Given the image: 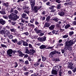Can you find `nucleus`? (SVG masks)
<instances>
[{
  "label": "nucleus",
  "instance_id": "f257e3e1",
  "mask_svg": "<svg viewBox=\"0 0 76 76\" xmlns=\"http://www.w3.org/2000/svg\"><path fill=\"white\" fill-rule=\"evenodd\" d=\"M10 31L8 30H1L0 31V34L2 35H4V37H6L7 36L9 39H13V36L12 35H10Z\"/></svg>",
  "mask_w": 76,
  "mask_h": 76
},
{
  "label": "nucleus",
  "instance_id": "f03ea898",
  "mask_svg": "<svg viewBox=\"0 0 76 76\" xmlns=\"http://www.w3.org/2000/svg\"><path fill=\"white\" fill-rule=\"evenodd\" d=\"M75 42H74V41L72 40L67 41L65 42V47L66 48H67L69 51H71L72 49V47H71V45H73V44H74Z\"/></svg>",
  "mask_w": 76,
  "mask_h": 76
},
{
  "label": "nucleus",
  "instance_id": "7ed1b4c3",
  "mask_svg": "<svg viewBox=\"0 0 76 76\" xmlns=\"http://www.w3.org/2000/svg\"><path fill=\"white\" fill-rule=\"evenodd\" d=\"M9 19H12L14 20H17L19 18V16H18V15L14 14V13H12L10 14V15L8 16Z\"/></svg>",
  "mask_w": 76,
  "mask_h": 76
},
{
  "label": "nucleus",
  "instance_id": "20e7f679",
  "mask_svg": "<svg viewBox=\"0 0 76 76\" xmlns=\"http://www.w3.org/2000/svg\"><path fill=\"white\" fill-rule=\"evenodd\" d=\"M69 64L68 65V67L70 69H73L75 67V66L73 65V64L72 63V62L69 61Z\"/></svg>",
  "mask_w": 76,
  "mask_h": 76
},
{
  "label": "nucleus",
  "instance_id": "39448f33",
  "mask_svg": "<svg viewBox=\"0 0 76 76\" xmlns=\"http://www.w3.org/2000/svg\"><path fill=\"white\" fill-rule=\"evenodd\" d=\"M7 55L10 57H12V49H9L7 51Z\"/></svg>",
  "mask_w": 76,
  "mask_h": 76
},
{
  "label": "nucleus",
  "instance_id": "423d86ee",
  "mask_svg": "<svg viewBox=\"0 0 76 76\" xmlns=\"http://www.w3.org/2000/svg\"><path fill=\"white\" fill-rule=\"evenodd\" d=\"M30 4L31 6V8H34V6L35 4V1L31 0V1H30Z\"/></svg>",
  "mask_w": 76,
  "mask_h": 76
},
{
  "label": "nucleus",
  "instance_id": "0eeeda50",
  "mask_svg": "<svg viewBox=\"0 0 76 76\" xmlns=\"http://www.w3.org/2000/svg\"><path fill=\"white\" fill-rule=\"evenodd\" d=\"M31 8V9L33 10H34V12H35V13H37L38 12V6H35L34 7V8Z\"/></svg>",
  "mask_w": 76,
  "mask_h": 76
},
{
  "label": "nucleus",
  "instance_id": "6e6552de",
  "mask_svg": "<svg viewBox=\"0 0 76 76\" xmlns=\"http://www.w3.org/2000/svg\"><path fill=\"white\" fill-rule=\"evenodd\" d=\"M22 17L23 18H25V19H28V17H27L26 13H23L22 14Z\"/></svg>",
  "mask_w": 76,
  "mask_h": 76
},
{
  "label": "nucleus",
  "instance_id": "1a4fd4ad",
  "mask_svg": "<svg viewBox=\"0 0 76 76\" xmlns=\"http://www.w3.org/2000/svg\"><path fill=\"white\" fill-rule=\"evenodd\" d=\"M17 52L19 54V56L20 57H23V56H25V54L22 53V52H21V51H20L19 50H18Z\"/></svg>",
  "mask_w": 76,
  "mask_h": 76
},
{
  "label": "nucleus",
  "instance_id": "9d476101",
  "mask_svg": "<svg viewBox=\"0 0 76 76\" xmlns=\"http://www.w3.org/2000/svg\"><path fill=\"white\" fill-rule=\"evenodd\" d=\"M3 6H4L8 8L10 7L9 5V3L8 2H7L6 3H4L3 4Z\"/></svg>",
  "mask_w": 76,
  "mask_h": 76
},
{
  "label": "nucleus",
  "instance_id": "9b49d317",
  "mask_svg": "<svg viewBox=\"0 0 76 76\" xmlns=\"http://www.w3.org/2000/svg\"><path fill=\"white\" fill-rule=\"evenodd\" d=\"M34 30L36 34H39V33H41L42 32V31L37 29V28L34 29Z\"/></svg>",
  "mask_w": 76,
  "mask_h": 76
},
{
  "label": "nucleus",
  "instance_id": "f8f14e48",
  "mask_svg": "<svg viewBox=\"0 0 76 76\" xmlns=\"http://www.w3.org/2000/svg\"><path fill=\"white\" fill-rule=\"evenodd\" d=\"M6 23V21L2 19H0V23L2 25H4Z\"/></svg>",
  "mask_w": 76,
  "mask_h": 76
},
{
  "label": "nucleus",
  "instance_id": "ddd939ff",
  "mask_svg": "<svg viewBox=\"0 0 76 76\" xmlns=\"http://www.w3.org/2000/svg\"><path fill=\"white\" fill-rule=\"evenodd\" d=\"M0 13L1 15H5L6 14L5 9L4 8H3L1 9V11H0Z\"/></svg>",
  "mask_w": 76,
  "mask_h": 76
},
{
  "label": "nucleus",
  "instance_id": "4468645a",
  "mask_svg": "<svg viewBox=\"0 0 76 76\" xmlns=\"http://www.w3.org/2000/svg\"><path fill=\"white\" fill-rule=\"evenodd\" d=\"M22 42L23 43V46H25V47H27L28 46V44L26 42H25L23 40H22Z\"/></svg>",
  "mask_w": 76,
  "mask_h": 76
},
{
  "label": "nucleus",
  "instance_id": "2eb2a0df",
  "mask_svg": "<svg viewBox=\"0 0 76 76\" xmlns=\"http://www.w3.org/2000/svg\"><path fill=\"white\" fill-rule=\"evenodd\" d=\"M51 74L52 75H57V71L53 69L51 71Z\"/></svg>",
  "mask_w": 76,
  "mask_h": 76
},
{
  "label": "nucleus",
  "instance_id": "dca6fc26",
  "mask_svg": "<svg viewBox=\"0 0 76 76\" xmlns=\"http://www.w3.org/2000/svg\"><path fill=\"white\" fill-rule=\"evenodd\" d=\"M55 54V53L54 51L50 52L49 56V57H50V58H52V57H53V56Z\"/></svg>",
  "mask_w": 76,
  "mask_h": 76
},
{
  "label": "nucleus",
  "instance_id": "f3484780",
  "mask_svg": "<svg viewBox=\"0 0 76 76\" xmlns=\"http://www.w3.org/2000/svg\"><path fill=\"white\" fill-rule=\"evenodd\" d=\"M54 28H55V25H53L50 26L49 28L50 31H52V30H53L54 29Z\"/></svg>",
  "mask_w": 76,
  "mask_h": 76
},
{
  "label": "nucleus",
  "instance_id": "a211bd4d",
  "mask_svg": "<svg viewBox=\"0 0 76 76\" xmlns=\"http://www.w3.org/2000/svg\"><path fill=\"white\" fill-rule=\"evenodd\" d=\"M30 52V54H31V55H33L35 53V51L34 49H31L29 50Z\"/></svg>",
  "mask_w": 76,
  "mask_h": 76
},
{
  "label": "nucleus",
  "instance_id": "6ab92c4d",
  "mask_svg": "<svg viewBox=\"0 0 76 76\" xmlns=\"http://www.w3.org/2000/svg\"><path fill=\"white\" fill-rule=\"evenodd\" d=\"M53 69L57 72V71H58V70H59V68H58V66H54Z\"/></svg>",
  "mask_w": 76,
  "mask_h": 76
},
{
  "label": "nucleus",
  "instance_id": "aec40b11",
  "mask_svg": "<svg viewBox=\"0 0 76 76\" xmlns=\"http://www.w3.org/2000/svg\"><path fill=\"white\" fill-rule=\"evenodd\" d=\"M47 48V46L45 45H42L39 47V48L40 49H44V48Z\"/></svg>",
  "mask_w": 76,
  "mask_h": 76
},
{
  "label": "nucleus",
  "instance_id": "412c9836",
  "mask_svg": "<svg viewBox=\"0 0 76 76\" xmlns=\"http://www.w3.org/2000/svg\"><path fill=\"white\" fill-rule=\"evenodd\" d=\"M25 49L26 50V54H30V51L28 49L26 48Z\"/></svg>",
  "mask_w": 76,
  "mask_h": 76
},
{
  "label": "nucleus",
  "instance_id": "4be33fe9",
  "mask_svg": "<svg viewBox=\"0 0 76 76\" xmlns=\"http://www.w3.org/2000/svg\"><path fill=\"white\" fill-rule=\"evenodd\" d=\"M50 26V25L49 23H45V25H44V27H46V28H48V27H49V26Z\"/></svg>",
  "mask_w": 76,
  "mask_h": 76
},
{
  "label": "nucleus",
  "instance_id": "5701e85b",
  "mask_svg": "<svg viewBox=\"0 0 76 76\" xmlns=\"http://www.w3.org/2000/svg\"><path fill=\"white\" fill-rule=\"evenodd\" d=\"M53 20L55 21L56 22H58L59 20V19L58 18H55L53 19Z\"/></svg>",
  "mask_w": 76,
  "mask_h": 76
},
{
  "label": "nucleus",
  "instance_id": "b1692460",
  "mask_svg": "<svg viewBox=\"0 0 76 76\" xmlns=\"http://www.w3.org/2000/svg\"><path fill=\"white\" fill-rule=\"evenodd\" d=\"M37 39L41 42H44L43 39H42V38H41L40 37H38L37 38Z\"/></svg>",
  "mask_w": 76,
  "mask_h": 76
},
{
  "label": "nucleus",
  "instance_id": "393cba45",
  "mask_svg": "<svg viewBox=\"0 0 76 76\" xmlns=\"http://www.w3.org/2000/svg\"><path fill=\"white\" fill-rule=\"evenodd\" d=\"M10 29L11 32H16V29L15 28H11Z\"/></svg>",
  "mask_w": 76,
  "mask_h": 76
},
{
  "label": "nucleus",
  "instance_id": "a878e982",
  "mask_svg": "<svg viewBox=\"0 0 76 76\" xmlns=\"http://www.w3.org/2000/svg\"><path fill=\"white\" fill-rule=\"evenodd\" d=\"M69 27H70V25L69 24H67L66 25L65 27H64V28L65 29H68V28H69Z\"/></svg>",
  "mask_w": 76,
  "mask_h": 76
},
{
  "label": "nucleus",
  "instance_id": "bb28decb",
  "mask_svg": "<svg viewBox=\"0 0 76 76\" xmlns=\"http://www.w3.org/2000/svg\"><path fill=\"white\" fill-rule=\"evenodd\" d=\"M61 16H63L64 15V12H61L59 13V14Z\"/></svg>",
  "mask_w": 76,
  "mask_h": 76
},
{
  "label": "nucleus",
  "instance_id": "cd10ccee",
  "mask_svg": "<svg viewBox=\"0 0 76 76\" xmlns=\"http://www.w3.org/2000/svg\"><path fill=\"white\" fill-rule=\"evenodd\" d=\"M50 16H48L47 18H46V20L47 22H48L49 21H50Z\"/></svg>",
  "mask_w": 76,
  "mask_h": 76
},
{
  "label": "nucleus",
  "instance_id": "c85d7f7f",
  "mask_svg": "<svg viewBox=\"0 0 76 76\" xmlns=\"http://www.w3.org/2000/svg\"><path fill=\"white\" fill-rule=\"evenodd\" d=\"M22 43V41H18L17 42V44L18 45H21Z\"/></svg>",
  "mask_w": 76,
  "mask_h": 76
},
{
  "label": "nucleus",
  "instance_id": "c756f323",
  "mask_svg": "<svg viewBox=\"0 0 76 76\" xmlns=\"http://www.w3.org/2000/svg\"><path fill=\"white\" fill-rule=\"evenodd\" d=\"M35 24L36 25H37V26H38V27L40 26V25H39V23L38 22V21L36 20L35 22Z\"/></svg>",
  "mask_w": 76,
  "mask_h": 76
},
{
  "label": "nucleus",
  "instance_id": "7c9ffc66",
  "mask_svg": "<svg viewBox=\"0 0 76 76\" xmlns=\"http://www.w3.org/2000/svg\"><path fill=\"white\" fill-rule=\"evenodd\" d=\"M28 8H29L28 6L25 5L23 6V9H26V10H27V9H28Z\"/></svg>",
  "mask_w": 76,
  "mask_h": 76
},
{
  "label": "nucleus",
  "instance_id": "2f4dec72",
  "mask_svg": "<svg viewBox=\"0 0 76 76\" xmlns=\"http://www.w3.org/2000/svg\"><path fill=\"white\" fill-rule=\"evenodd\" d=\"M61 4H58L56 7L57 9H61Z\"/></svg>",
  "mask_w": 76,
  "mask_h": 76
},
{
  "label": "nucleus",
  "instance_id": "473e14b6",
  "mask_svg": "<svg viewBox=\"0 0 76 76\" xmlns=\"http://www.w3.org/2000/svg\"><path fill=\"white\" fill-rule=\"evenodd\" d=\"M55 7V6H51L50 7H49V9L50 10H53L54 9V8Z\"/></svg>",
  "mask_w": 76,
  "mask_h": 76
},
{
  "label": "nucleus",
  "instance_id": "72a5a7b5",
  "mask_svg": "<svg viewBox=\"0 0 76 76\" xmlns=\"http://www.w3.org/2000/svg\"><path fill=\"white\" fill-rule=\"evenodd\" d=\"M1 47H2V48H7V46H6V45H4V44H1Z\"/></svg>",
  "mask_w": 76,
  "mask_h": 76
},
{
  "label": "nucleus",
  "instance_id": "f704fd0d",
  "mask_svg": "<svg viewBox=\"0 0 76 76\" xmlns=\"http://www.w3.org/2000/svg\"><path fill=\"white\" fill-rule=\"evenodd\" d=\"M54 52L55 53V54H56V53H57V54H58V55L60 54H61V53H60V52H58V51H57L56 50L54 51Z\"/></svg>",
  "mask_w": 76,
  "mask_h": 76
},
{
  "label": "nucleus",
  "instance_id": "c9c22d12",
  "mask_svg": "<svg viewBox=\"0 0 76 76\" xmlns=\"http://www.w3.org/2000/svg\"><path fill=\"white\" fill-rule=\"evenodd\" d=\"M74 34V32H73V31H70L69 32V36H71L72 35H73V34Z\"/></svg>",
  "mask_w": 76,
  "mask_h": 76
},
{
  "label": "nucleus",
  "instance_id": "e433bc0d",
  "mask_svg": "<svg viewBox=\"0 0 76 76\" xmlns=\"http://www.w3.org/2000/svg\"><path fill=\"white\" fill-rule=\"evenodd\" d=\"M56 3H58V4L61 3V1L60 0H55Z\"/></svg>",
  "mask_w": 76,
  "mask_h": 76
},
{
  "label": "nucleus",
  "instance_id": "4c0bfd02",
  "mask_svg": "<svg viewBox=\"0 0 76 76\" xmlns=\"http://www.w3.org/2000/svg\"><path fill=\"white\" fill-rule=\"evenodd\" d=\"M18 25H20V26H21V27H23V26L24 25V24L22 23H18Z\"/></svg>",
  "mask_w": 76,
  "mask_h": 76
},
{
  "label": "nucleus",
  "instance_id": "58836bf2",
  "mask_svg": "<svg viewBox=\"0 0 76 76\" xmlns=\"http://www.w3.org/2000/svg\"><path fill=\"white\" fill-rule=\"evenodd\" d=\"M12 41L14 43H16V42L17 43V39H12Z\"/></svg>",
  "mask_w": 76,
  "mask_h": 76
},
{
  "label": "nucleus",
  "instance_id": "ea45409f",
  "mask_svg": "<svg viewBox=\"0 0 76 76\" xmlns=\"http://www.w3.org/2000/svg\"><path fill=\"white\" fill-rule=\"evenodd\" d=\"M42 38L43 42L46 41V38H47V37H45V36H44Z\"/></svg>",
  "mask_w": 76,
  "mask_h": 76
},
{
  "label": "nucleus",
  "instance_id": "a19ab883",
  "mask_svg": "<svg viewBox=\"0 0 76 76\" xmlns=\"http://www.w3.org/2000/svg\"><path fill=\"white\" fill-rule=\"evenodd\" d=\"M68 34H66L65 35H64V36H63V38H66L68 37Z\"/></svg>",
  "mask_w": 76,
  "mask_h": 76
},
{
  "label": "nucleus",
  "instance_id": "79ce46f5",
  "mask_svg": "<svg viewBox=\"0 0 76 76\" xmlns=\"http://www.w3.org/2000/svg\"><path fill=\"white\" fill-rule=\"evenodd\" d=\"M22 35H25V34L26 35V36H28V35H29V33H28V32H25L24 33H23Z\"/></svg>",
  "mask_w": 76,
  "mask_h": 76
},
{
  "label": "nucleus",
  "instance_id": "37998d69",
  "mask_svg": "<svg viewBox=\"0 0 76 76\" xmlns=\"http://www.w3.org/2000/svg\"><path fill=\"white\" fill-rule=\"evenodd\" d=\"M28 46V47L29 48H32V49H33V48H34V47H32V45H31V44H29Z\"/></svg>",
  "mask_w": 76,
  "mask_h": 76
},
{
  "label": "nucleus",
  "instance_id": "c03bdc74",
  "mask_svg": "<svg viewBox=\"0 0 76 76\" xmlns=\"http://www.w3.org/2000/svg\"><path fill=\"white\" fill-rule=\"evenodd\" d=\"M29 73L28 72H26L24 73V74L25 76H28Z\"/></svg>",
  "mask_w": 76,
  "mask_h": 76
},
{
  "label": "nucleus",
  "instance_id": "a18cd8bd",
  "mask_svg": "<svg viewBox=\"0 0 76 76\" xmlns=\"http://www.w3.org/2000/svg\"><path fill=\"white\" fill-rule=\"evenodd\" d=\"M42 60L43 61H45V60H46V59H47L46 58L44 57H42Z\"/></svg>",
  "mask_w": 76,
  "mask_h": 76
},
{
  "label": "nucleus",
  "instance_id": "49530a36",
  "mask_svg": "<svg viewBox=\"0 0 76 76\" xmlns=\"http://www.w3.org/2000/svg\"><path fill=\"white\" fill-rule=\"evenodd\" d=\"M18 63H17V62H15L14 67H15V68L17 67H18Z\"/></svg>",
  "mask_w": 76,
  "mask_h": 76
},
{
  "label": "nucleus",
  "instance_id": "de8ad7c7",
  "mask_svg": "<svg viewBox=\"0 0 76 76\" xmlns=\"http://www.w3.org/2000/svg\"><path fill=\"white\" fill-rule=\"evenodd\" d=\"M68 73L69 74V75H72V71H71L70 70L68 72Z\"/></svg>",
  "mask_w": 76,
  "mask_h": 76
},
{
  "label": "nucleus",
  "instance_id": "09e8293b",
  "mask_svg": "<svg viewBox=\"0 0 76 76\" xmlns=\"http://www.w3.org/2000/svg\"><path fill=\"white\" fill-rule=\"evenodd\" d=\"M14 13L15 15H17L18 13V11L17 10H15L14 11Z\"/></svg>",
  "mask_w": 76,
  "mask_h": 76
},
{
  "label": "nucleus",
  "instance_id": "8fccbe9b",
  "mask_svg": "<svg viewBox=\"0 0 76 76\" xmlns=\"http://www.w3.org/2000/svg\"><path fill=\"white\" fill-rule=\"evenodd\" d=\"M60 61V59L58 58H56L55 60L56 62H58V61Z\"/></svg>",
  "mask_w": 76,
  "mask_h": 76
},
{
  "label": "nucleus",
  "instance_id": "3c124183",
  "mask_svg": "<svg viewBox=\"0 0 76 76\" xmlns=\"http://www.w3.org/2000/svg\"><path fill=\"white\" fill-rule=\"evenodd\" d=\"M3 18H4L5 19H8V17H7V16H6V15H3Z\"/></svg>",
  "mask_w": 76,
  "mask_h": 76
},
{
  "label": "nucleus",
  "instance_id": "603ef678",
  "mask_svg": "<svg viewBox=\"0 0 76 76\" xmlns=\"http://www.w3.org/2000/svg\"><path fill=\"white\" fill-rule=\"evenodd\" d=\"M34 19L32 18L31 19V20H30V23H33V22H34Z\"/></svg>",
  "mask_w": 76,
  "mask_h": 76
},
{
  "label": "nucleus",
  "instance_id": "864d4df0",
  "mask_svg": "<svg viewBox=\"0 0 76 76\" xmlns=\"http://www.w3.org/2000/svg\"><path fill=\"white\" fill-rule=\"evenodd\" d=\"M24 12L25 13H27V14H29V11L28 10H25Z\"/></svg>",
  "mask_w": 76,
  "mask_h": 76
},
{
  "label": "nucleus",
  "instance_id": "5fc2aeb1",
  "mask_svg": "<svg viewBox=\"0 0 76 76\" xmlns=\"http://www.w3.org/2000/svg\"><path fill=\"white\" fill-rule=\"evenodd\" d=\"M24 58H27V57H28V54H24Z\"/></svg>",
  "mask_w": 76,
  "mask_h": 76
},
{
  "label": "nucleus",
  "instance_id": "6e6d98bb",
  "mask_svg": "<svg viewBox=\"0 0 76 76\" xmlns=\"http://www.w3.org/2000/svg\"><path fill=\"white\" fill-rule=\"evenodd\" d=\"M16 22L15 21H13L11 22V23L12 25H15V24H16Z\"/></svg>",
  "mask_w": 76,
  "mask_h": 76
},
{
  "label": "nucleus",
  "instance_id": "4d7b16f0",
  "mask_svg": "<svg viewBox=\"0 0 76 76\" xmlns=\"http://www.w3.org/2000/svg\"><path fill=\"white\" fill-rule=\"evenodd\" d=\"M24 0H18L17 3H20V2H22V1H23Z\"/></svg>",
  "mask_w": 76,
  "mask_h": 76
},
{
  "label": "nucleus",
  "instance_id": "13d9d810",
  "mask_svg": "<svg viewBox=\"0 0 76 76\" xmlns=\"http://www.w3.org/2000/svg\"><path fill=\"white\" fill-rule=\"evenodd\" d=\"M56 10H54V9H53L52 10H51V11H50V12H52L53 13H54L55 11H56Z\"/></svg>",
  "mask_w": 76,
  "mask_h": 76
},
{
  "label": "nucleus",
  "instance_id": "bf43d9fd",
  "mask_svg": "<svg viewBox=\"0 0 76 76\" xmlns=\"http://www.w3.org/2000/svg\"><path fill=\"white\" fill-rule=\"evenodd\" d=\"M4 53H5V51L4 50H2L1 52V54H4Z\"/></svg>",
  "mask_w": 76,
  "mask_h": 76
},
{
  "label": "nucleus",
  "instance_id": "052dcab7",
  "mask_svg": "<svg viewBox=\"0 0 76 76\" xmlns=\"http://www.w3.org/2000/svg\"><path fill=\"white\" fill-rule=\"evenodd\" d=\"M20 30L21 31H23V30H24V29L23 28V27H21V28H20Z\"/></svg>",
  "mask_w": 76,
  "mask_h": 76
},
{
  "label": "nucleus",
  "instance_id": "680f3d73",
  "mask_svg": "<svg viewBox=\"0 0 76 76\" xmlns=\"http://www.w3.org/2000/svg\"><path fill=\"white\" fill-rule=\"evenodd\" d=\"M44 35V33H42L39 34V36L40 37H42V36H43Z\"/></svg>",
  "mask_w": 76,
  "mask_h": 76
},
{
  "label": "nucleus",
  "instance_id": "e2e57ef3",
  "mask_svg": "<svg viewBox=\"0 0 76 76\" xmlns=\"http://www.w3.org/2000/svg\"><path fill=\"white\" fill-rule=\"evenodd\" d=\"M24 69L23 70L24 71H27V69H26V68L25 66L23 67Z\"/></svg>",
  "mask_w": 76,
  "mask_h": 76
},
{
  "label": "nucleus",
  "instance_id": "0e129e2a",
  "mask_svg": "<svg viewBox=\"0 0 76 76\" xmlns=\"http://www.w3.org/2000/svg\"><path fill=\"white\" fill-rule=\"evenodd\" d=\"M25 64H28V60H26L25 62Z\"/></svg>",
  "mask_w": 76,
  "mask_h": 76
},
{
  "label": "nucleus",
  "instance_id": "69168bd1",
  "mask_svg": "<svg viewBox=\"0 0 76 76\" xmlns=\"http://www.w3.org/2000/svg\"><path fill=\"white\" fill-rule=\"evenodd\" d=\"M46 4L47 6H48V5H50V2H48L46 3Z\"/></svg>",
  "mask_w": 76,
  "mask_h": 76
},
{
  "label": "nucleus",
  "instance_id": "338daca9",
  "mask_svg": "<svg viewBox=\"0 0 76 76\" xmlns=\"http://www.w3.org/2000/svg\"><path fill=\"white\" fill-rule=\"evenodd\" d=\"M52 34H55V33H56V30H53L52 31Z\"/></svg>",
  "mask_w": 76,
  "mask_h": 76
},
{
  "label": "nucleus",
  "instance_id": "774afa93",
  "mask_svg": "<svg viewBox=\"0 0 76 76\" xmlns=\"http://www.w3.org/2000/svg\"><path fill=\"white\" fill-rule=\"evenodd\" d=\"M72 24H73L74 25H76V21H74L72 23Z\"/></svg>",
  "mask_w": 76,
  "mask_h": 76
}]
</instances>
